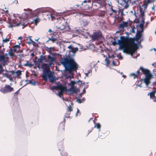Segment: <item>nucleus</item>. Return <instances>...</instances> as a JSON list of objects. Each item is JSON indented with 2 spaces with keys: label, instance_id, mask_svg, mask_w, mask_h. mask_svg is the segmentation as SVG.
<instances>
[{
  "label": "nucleus",
  "instance_id": "nucleus-15",
  "mask_svg": "<svg viewBox=\"0 0 156 156\" xmlns=\"http://www.w3.org/2000/svg\"><path fill=\"white\" fill-rule=\"evenodd\" d=\"M11 73L15 77H17L19 78H20V76L21 74V72L20 71L18 70L15 72L13 71H12Z\"/></svg>",
  "mask_w": 156,
  "mask_h": 156
},
{
  "label": "nucleus",
  "instance_id": "nucleus-62",
  "mask_svg": "<svg viewBox=\"0 0 156 156\" xmlns=\"http://www.w3.org/2000/svg\"><path fill=\"white\" fill-rule=\"evenodd\" d=\"M152 9L153 10H154V6H153V7H152Z\"/></svg>",
  "mask_w": 156,
  "mask_h": 156
},
{
  "label": "nucleus",
  "instance_id": "nucleus-29",
  "mask_svg": "<svg viewBox=\"0 0 156 156\" xmlns=\"http://www.w3.org/2000/svg\"><path fill=\"white\" fill-rule=\"evenodd\" d=\"M24 82V80H22V81H21L20 82V85H23V86L21 88L23 87L24 86H25V85H26V84L27 83H25V84H23V83H22L23 82ZM21 89V88H20Z\"/></svg>",
  "mask_w": 156,
  "mask_h": 156
},
{
  "label": "nucleus",
  "instance_id": "nucleus-63",
  "mask_svg": "<svg viewBox=\"0 0 156 156\" xmlns=\"http://www.w3.org/2000/svg\"><path fill=\"white\" fill-rule=\"evenodd\" d=\"M45 59V57H43V58H41V59L42 60L44 59Z\"/></svg>",
  "mask_w": 156,
  "mask_h": 156
},
{
  "label": "nucleus",
  "instance_id": "nucleus-55",
  "mask_svg": "<svg viewBox=\"0 0 156 156\" xmlns=\"http://www.w3.org/2000/svg\"><path fill=\"white\" fill-rule=\"evenodd\" d=\"M131 31V32H132L133 33H135V31L134 29H132Z\"/></svg>",
  "mask_w": 156,
  "mask_h": 156
},
{
  "label": "nucleus",
  "instance_id": "nucleus-30",
  "mask_svg": "<svg viewBox=\"0 0 156 156\" xmlns=\"http://www.w3.org/2000/svg\"><path fill=\"white\" fill-rule=\"evenodd\" d=\"M73 49L74 50H73L74 51H71L73 53H75V52H76V51H78V48H73Z\"/></svg>",
  "mask_w": 156,
  "mask_h": 156
},
{
  "label": "nucleus",
  "instance_id": "nucleus-6",
  "mask_svg": "<svg viewBox=\"0 0 156 156\" xmlns=\"http://www.w3.org/2000/svg\"><path fill=\"white\" fill-rule=\"evenodd\" d=\"M49 65L46 63H43L42 65V68L43 69V76L42 77L43 79H46V75L49 72H51L50 71Z\"/></svg>",
  "mask_w": 156,
  "mask_h": 156
},
{
  "label": "nucleus",
  "instance_id": "nucleus-28",
  "mask_svg": "<svg viewBox=\"0 0 156 156\" xmlns=\"http://www.w3.org/2000/svg\"><path fill=\"white\" fill-rule=\"evenodd\" d=\"M101 125L99 123H97L95 126V127H96L98 129H100L101 128Z\"/></svg>",
  "mask_w": 156,
  "mask_h": 156
},
{
  "label": "nucleus",
  "instance_id": "nucleus-40",
  "mask_svg": "<svg viewBox=\"0 0 156 156\" xmlns=\"http://www.w3.org/2000/svg\"><path fill=\"white\" fill-rule=\"evenodd\" d=\"M129 5L128 4L126 3L125 6H124V8L125 9L128 8L129 7Z\"/></svg>",
  "mask_w": 156,
  "mask_h": 156
},
{
  "label": "nucleus",
  "instance_id": "nucleus-60",
  "mask_svg": "<svg viewBox=\"0 0 156 156\" xmlns=\"http://www.w3.org/2000/svg\"><path fill=\"white\" fill-rule=\"evenodd\" d=\"M122 77H123L124 78H125L126 77V76L125 75H122Z\"/></svg>",
  "mask_w": 156,
  "mask_h": 156
},
{
  "label": "nucleus",
  "instance_id": "nucleus-32",
  "mask_svg": "<svg viewBox=\"0 0 156 156\" xmlns=\"http://www.w3.org/2000/svg\"><path fill=\"white\" fill-rule=\"evenodd\" d=\"M8 54V55L9 54L10 56H12L13 55V53L12 51V50L10 49V51L8 53H7Z\"/></svg>",
  "mask_w": 156,
  "mask_h": 156
},
{
  "label": "nucleus",
  "instance_id": "nucleus-57",
  "mask_svg": "<svg viewBox=\"0 0 156 156\" xmlns=\"http://www.w3.org/2000/svg\"><path fill=\"white\" fill-rule=\"evenodd\" d=\"M125 2H127L129 0H123Z\"/></svg>",
  "mask_w": 156,
  "mask_h": 156
},
{
  "label": "nucleus",
  "instance_id": "nucleus-16",
  "mask_svg": "<svg viewBox=\"0 0 156 156\" xmlns=\"http://www.w3.org/2000/svg\"><path fill=\"white\" fill-rule=\"evenodd\" d=\"M80 22L81 25L82 26H86L88 24V22L85 19H83L80 20Z\"/></svg>",
  "mask_w": 156,
  "mask_h": 156
},
{
  "label": "nucleus",
  "instance_id": "nucleus-25",
  "mask_svg": "<svg viewBox=\"0 0 156 156\" xmlns=\"http://www.w3.org/2000/svg\"><path fill=\"white\" fill-rule=\"evenodd\" d=\"M105 60L106 62L105 65L107 66H108L109 65V61L107 57L105 58Z\"/></svg>",
  "mask_w": 156,
  "mask_h": 156
},
{
  "label": "nucleus",
  "instance_id": "nucleus-11",
  "mask_svg": "<svg viewBox=\"0 0 156 156\" xmlns=\"http://www.w3.org/2000/svg\"><path fill=\"white\" fill-rule=\"evenodd\" d=\"M46 77V79H43L46 81H47L48 78L49 79L50 82L51 83H53L55 80L54 76V73L52 72L47 74Z\"/></svg>",
  "mask_w": 156,
  "mask_h": 156
},
{
  "label": "nucleus",
  "instance_id": "nucleus-3",
  "mask_svg": "<svg viewBox=\"0 0 156 156\" xmlns=\"http://www.w3.org/2000/svg\"><path fill=\"white\" fill-rule=\"evenodd\" d=\"M61 63L65 67V70L70 73L76 70L78 67V65L73 58H65L61 60Z\"/></svg>",
  "mask_w": 156,
  "mask_h": 156
},
{
  "label": "nucleus",
  "instance_id": "nucleus-43",
  "mask_svg": "<svg viewBox=\"0 0 156 156\" xmlns=\"http://www.w3.org/2000/svg\"><path fill=\"white\" fill-rule=\"evenodd\" d=\"M77 101L79 103H80L81 102V100L80 99H78L77 100Z\"/></svg>",
  "mask_w": 156,
  "mask_h": 156
},
{
  "label": "nucleus",
  "instance_id": "nucleus-33",
  "mask_svg": "<svg viewBox=\"0 0 156 156\" xmlns=\"http://www.w3.org/2000/svg\"><path fill=\"white\" fill-rule=\"evenodd\" d=\"M8 26L9 28H12L13 26H14V24L12 23H12L9 24Z\"/></svg>",
  "mask_w": 156,
  "mask_h": 156
},
{
  "label": "nucleus",
  "instance_id": "nucleus-21",
  "mask_svg": "<svg viewBox=\"0 0 156 156\" xmlns=\"http://www.w3.org/2000/svg\"><path fill=\"white\" fill-rule=\"evenodd\" d=\"M40 19L38 17H37L34 19L32 22V23H35V25L37 26V23L40 21Z\"/></svg>",
  "mask_w": 156,
  "mask_h": 156
},
{
  "label": "nucleus",
  "instance_id": "nucleus-37",
  "mask_svg": "<svg viewBox=\"0 0 156 156\" xmlns=\"http://www.w3.org/2000/svg\"><path fill=\"white\" fill-rule=\"evenodd\" d=\"M57 27V29H60L61 30H63L66 28L64 26H63L62 27Z\"/></svg>",
  "mask_w": 156,
  "mask_h": 156
},
{
  "label": "nucleus",
  "instance_id": "nucleus-10",
  "mask_svg": "<svg viewBox=\"0 0 156 156\" xmlns=\"http://www.w3.org/2000/svg\"><path fill=\"white\" fill-rule=\"evenodd\" d=\"M102 36L101 33L100 32H94L91 36L92 39L93 41L98 40Z\"/></svg>",
  "mask_w": 156,
  "mask_h": 156
},
{
  "label": "nucleus",
  "instance_id": "nucleus-50",
  "mask_svg": "<svg viewBox=\"0 0 156 156\" xmlns=\"http://www.w3.org/2000/svg\"><path fill=\"white\" fill-rule=\"evenodd\" d=\"M152 65L156 66V62H154L152 64Z\"/></svg>",
  "mask_w": 156,
  "mask_h": 156
},
{
  "label": "nucleus",
  "instance_id": "nucleus-24",
  "mask_svg": "<svg viewBox=\"0 0 156 156\" xmlns=\"http://www.w3.org/2000/svg\"><path fill=\"white\" fill-rule=\"evenodd\" d=\"M73 33L79 34L80 33V30L79 29H76V28H75L73 30Z\"/></svg>",
  "mask_w": 156,
  "mask_h": 156
},
{
  "label": "nucleus",
  "instance_id": "nucleus-17",
  "mask_svg": "<svg viewBox=\"0 0 156 156\" xmlns=\"http://www.w3.org/2000/svg\"><path fill=\"white\" fill-rule=\"evenodd\" d=\"M143 31H137V33L136 35V39L137 40H138L140 39L142 35V32Z\"/></svg>",
  "mask_w": 156,
  "mask_h": 156
},
{
  "label": "nucleus",
  "instance_id": "nucleus-52",
  "mask_svg": "<svg viewBox=\"0 0 156 156\" xmlns=\"http://www.w3.org/2000/svg\"><path fill=\"white\" fill-rule=\"evenodd\" d=\"M67 27H68V29H67L66 30L68 31H69V30L70 29V27L69 26H68Z\"/></svg>",
  "mask_w": 156,
  "mask_h": 156
},
{
  "label": "nucleus",
  "instance_id": "nucleus-4",
  "mask_svg": "<svg viewBox=\"0 0 156 156\" xmlns=\"http://www.w3.org/2000/svg\"><path fill=\"white\" fill-rule=\"evenodd\" d=\"M140 69L144 74V78L141 80V82L144 83L147 87H149V85L151 83V81L153 78V75L151 72L148 70L141 67Z\"/></svg>",
  "mask_w": 156,
  "mask_h": 156
},
{
  "label": "nucleus",
  "instance_id": "nucleus-59",
  "mask_svg": "<svg viewBox=\"0 0 156 156\" xmlns=\"http://www.w3.org/2000/svg\"><path fill=\"white\" fill-rule=\"evenodd\" d=\"M138 86H139V87H142L141 84H139V85H138Z\"/></svg>",
  "mask_w": 156,
  "mask_h": 156
},
{
  "label": "nucleus",
  "instance_id": "nucleus-26",
  "mask_svg": "<svg viewBox=\"0 0 156 156\" xmlns=\"http://www.w3.org/2000/svg\"><path fill=\"white\" fill-rule=\"evenodd\" d=\"M68 48L69 49V51L70 52L74 51L73 48V47L72 45H69V46H68Z\"/></svg>",
  "mask_w": 156,
  "mask_h": 156
},
{
  "label": "nucleus",
  "instance_id": "nucleus-61",
  "mask_svg": "<svg viewBox=\"0 0 156 156\" xmlns=\"http://www.w3.org/2000/svg\"><path fill=\"white\" fill-rule=\"evenodd\" d=\"M86 89V88L85 87H84L83 89V91L84 92V93H85L86 91H85V89Z\"/></svg>",
  "mask_w": 156,
  "mask_h": 156
},
{
  "label": "nucleus",
  "instance_id": "nucleus-54",
  "mask_svg": "<svg viewBox=\"0 0 156 156\" xmlns=\"http://www.w3.org/2000/svg\"><path fill=\"white\" fill-rule=\"evenodd\" d=\"M48 32H49V33H51L52 32V30H51L50 29L49 30H48Z\"/></svg>",
  "mask_w": 156,
  "mask_h": 156
},
{
  "label": "nucleus",
  "instance_id": "nucleus-38",
  "mask_svg": "<svg viewBox=\"0 0 156 156\" xmlns=\"http://www.w3.org/2000/svg\"><path fill=\"white\" fill-rule=\"evenodd\" d=\"M25 66H27L29 67H30L32 66V64H31L30 63H28V64H25Z\"/></svg>",
  "mask_w": 156,
  "mask_h": 156
},
{
  "label": "nucleus",
  "instance_id": "nucleus-44",
  "mask_svg": "<svg viewBox=\"0 0 156 156\" xmlns=\"http://www.w3.org/2000/svg\"><path fill=\"white\" fill-rule=\"evenodd\" d=\"M116 62H115L113 61L112 62V65L113 66H116Z\"/></svg>",
  "mask_w": 156,
  "mask_h": 156
},
{
  "label": "nucleus",
  "instance_id": "nucleus-18",
  "mask_svg": "<svg viewBox=\"0 0 156 156\" xmlns=\"http://www.w3.org/2000/svg\"><path fill=\"white\" fill-rule=\"evenodd\" d=\"M128 24V22H123L120 25V28L123 29L127 27Z\"/></svg>",
  "mask_w": 156,
  "mask_h": 156
},
{
  "label": "nucleus",
  "instance_id": "nucleus-53",
  "mask_svg": "<svg viewBox=\"0 0 156 156\" xmlns=\"http://www.w3.org/2000/svg\"><path fill=\"white\" fill-rule=\"evenodd\" d=\"M82 81H81L80 80H78V81H77V82H78V83H82Z\"/></svg>",
  "mask_w": 156,
  "mask_h": 156
},
{
  "label": "nucleus",
  "instance_id": "nucleus-45",
  "mask_svg": "<svg viewBox=\"0 0 156 156\" xmlns=\"http://www.w3.org/2000/svg\"><path fill=\"white\" fill-rule=\"evenodd\" d=\"M153 99V101L154 102H156V97H154Z\"/></svg>",
  "mask_w": 156,
  "mask_h": 156
},
{
  "label": "nucleus",
  "instance_id": "nucleus-7",
  "mask_svg": "<svg viewBox=\"0 0 156 156\" xmlns=\"http://www.w3.org/2000/svg\"><path fill=\"white\" fill-rule=\"evenodd\" d=\"M9 58L7 53H3L0 52V62L2 63L4 66L7 64V62L8 61Z\"/></svg>",
  "mask_w": 156,
  "mask_h": 156
},
{
  "label": "nucleus",
  "instance_id": "nucleus-31",
  "mask_svg": "<svg viewBox=\"0 0 156 156\" xmlns=\"http://www.w3.org/2000/svg\"><path fill=\"white\" fill-rule=\"evenodd\" d=\"M119 12L121 13V15L124 16V15L123 13V10L122 9H119Z\"/></svg>",
  "mask_w": 156,
  "mask_h": 156
},
{
  "label": "nucleus",
  "instance_id": "nucleus-34",
  "mask_svg": "<svg viewBox=\"0 0 156 156\" xmlns=\"http://www.w3.org/2000/svg\"><path fill=\"white\" fill-rule=\"evenodd\" d=\"M144 24H143V23H141L140 25H139V27H140L141 29V30H142V31H143V25H144Z\"/></svg>",
  "mask_w": 156,
  "mask_h": 156
},
{
  "label": "nucleus",
  "instance_id": "nucleus-14",
  "mask_svg": "<svg viewBox=\"0 0 156 156\" xmlns=\"http://www.w3.org/2000/svg\"><path fill=\"white\" fill-rule=\"evenodd\" d=\"M148 5V3L145 2L144 4L142 5V6L140 7V10L142 16H143L144 15V10H145Z\"/></svg>",
  "mask_w": 156,
  "mask_h": 156
},
{
  "label": "nucleus",
  "instance_id": "nucleus-9",
  "mask_svg": "<svg viewBox=\"0 0 156 156\" xmlns=\"http://www.w3.org/2000/svg\"><path fill=\"white\" fill-rule=\"evenodd\" d=\"M56 54V53H55L54 54H52L48 55V59L47 60V59H45V62H46L48 61L49 63V66H51L52 65V63L55 61L56 58L55 55Z\"/></svg>",
  "mask_w": 156,
  "mask_h": 156
},
{
  "label": "nucleus",
  "instance_id": "nucleus-23",
  "mask_svg": "<svg viewBox=\"0 0 156 156\" xmlns=\"http://www.w3.org/2000/svg\"><path fill=\"white\" fill-rule=\"evenodd\" d=\"M28 38H29V41H27V42L29 44H32L33 45H34L35 43V42L34 41H33L31 39V37L29 36L28 37Z\"/></svg>",
  "mask_w": 156,
  "mask_h": 156
},
{
  "label": "nucleus",
  "instance_id": "nucleus-8",
  "mask_svg": "<svg viewBox=\"0 0 156 156\" xmlns=\"http://www.w3.org/2000/svg\"><path fill=\"white\" fill-rule=\"evenodd\" d=\"M11 83H10V85H6L4 87H2L0 89V91L3 94H5L13 91V88L11 86Z\"/></svg>",
  "mask_w": 156,
  "mask_h": 156
},
{
  "label": "nucleus",
  "instance_id": "nucleus-41",
  "mask_svg": "<svg viewBox=\"0 0 156 156\" xmlns=\"http://www.w3.org/2000/svg\"><path fill=\"white\" fill-rule=\"evenodd\" d=\"M50 17L51 19L52 20H53L55 18V16H52V15H50Z\"/></svg>",
  "mask_w": 156,
  "mask_h": 156
},
{
  "label": "nucleus",
  "instance_id": "nucleus-20",
  "mask_svg": "<svg viewBox=\"0 0 156 156\" xmlns=\"http://www.w3.org/2000/svg\"><path fill=\"white\" fill-rule=\"evenodd\" d=\"M140 71L138 70L136 73H130V76L131 77H133V78L135 79L136 77L139 74Z\"/></svg>",
  "mask_w": 156,
  "mask_h": 156
},
{
  "label": "nucleus",
  "instance_id": "nucleus-2",
  "mask_svg": "<svg viewBox=\"0 0 156 156\" xmlns=\"http://www.w3.org/2000/svg\"><path fill=\"white\" fill-rule=\"evenodd\" d=\"M76 83V82L75 81H71L69 84V85L71 86V87L68 89L66 87L61 85L52 86L50 87V89L58 96L64 101L65 99L62 97V96L65 91H69L70 94L76 93L79 91V89L75 86Z\"/></svg>",
  "mask_w": 156,
  "mask_h": 156
},
{
  "label": "nucleus",
  "instance_id": "nucleus-58",
  "mask_svg": "<svg viewBox=\"0 0 156 156\" xmlns=\"http://www.w3.org/2000/svg\"><path fill=\"white\" fill-rule=\"evenodd\" d=\"M119 58L120 59H122V58L121 56H120L119 57Z\"/></svg>",
  "mask_w": 156,
  "mask_h": 156
},
{
  "label": "nucleus",
  "instance_id": "nucleus-46",
  "mask_svg": "<svg viewBox=\"0 0 156 156\" xmlns=\"http://www.w3.org/2000/svg\"><path fill=\"white\" fill-rule=\"evenodd\" d=\"M97 1H100L101 2H104L105 0H95Z\"/></svg>",
  "mask_w": 156,
  "mask_h": 156
},
{
  "label": "nucleus",
  "instance_id": "nucleus-47",
  "mask_svg": "<svg viewBox=\"0 0 156 156\" xmlns=\"http://www.w3.org/2000/svg\"><path fill=\"white\" fill-rule=\"evenodd\" d=\"M20 44H19L18 45H16L15 46V47H16V48H18L20 45Z\"/></svg>",
  "mask_w": 156,
  "mask_h": 156
},
{
  "label": "nucleus",
  "instance_id": "nucleus-39",
  "mask_svg": "<svg viewBox=\"0 0 156 156\" xmlns=\"http://www.w3.org/2000/svg\"><path fill=\"white\" fill-rule=\"evenodd\" d=\"M152 1V0H147V1L145 2L148 3V4H150V2Z\"/></svg>",
  "mask_w": 156,
  "mask_h": 156
},
{
  "label": "nucleus",
  "instance_id": "nucleus-64",
  "mask_svg": "<svg viewBox=\"0 0 156 156\" xmlns=\"http://www.w3.org/2000/svg\"><path fill=\"white\" fill-rule=\"evenodd\" d=\"M81 84L82 85H83V84H85V83L84 82H83V83H82H82H81Z\"/></svg>",
  "mask_w": 156,
  "mask_h": 156
},
{
  "label": "nucleus",
  "instance_id": "nucleus-36",
  "mask_svg": "<svg viewBox=\"0 0 156 156\" xmlns=\"http://www.w3.org/2000/svg\"><path fill=\"white\" fill-rule=\"evenodd\" d=\"M3 71H4V70L2 69V66L1 65H0V74H1Z\"/></svg>",
  "mask_w": 156,
  "mask_h": 156
},
{
  "label": "nucleus",
  "instance_id": "nucleus-51",
  "mask_svg": "<svg viewBox=\"0 0 156 156\" xmlns=\"http://www.w3.org/2000/svg\"><path fill=\"white\" fill-rule=\"evenodd\" d=\"M89 73V72L87 73H85V75L86 76V77H87L88 76Z\"/></svg>",
  "mask_w": 156,
  "mask_h": 156
},
{
  "label": "nucleus",
  "instance_id": "nucleus-1",
  "mask_svg": "<svg viewBox=\"0 0 156 156\" xmlns=\"http://www.w3.org/2000/svg\"><path fill=\"white\" fill-rule=\"evenodd\" d=\"M112 42L113 45H119V49H122L124 53L130 54L131 56L137 48L136 45L133 40L124 36L120 37V39L118 40L117 41L115 39H114Z\"/></svg>",
  "mask_w": 156,
  "mask_h": 156
},
{
  "label": "nucleus",
  "instance_id": "nucleus-12",
  "mask_svg": "<svg viewBox=\"0 0 156 156\" xmlns=\"http://www.w3.org/2000/svg\"><path fill=\"white\" fill-rule=\"evenodd\" d=\"M24 10L25 12L23 14V16H24L25 18H27L30 15L33 14V11L31 9H24Z\"/></svg>",
  "mask_w": 156,
  "mask_h": 156
},
{
  "label": "nucleus",
  "instance_id": "nucleus-49",
  "mask_svg": "<svg viewBox=\"0 0 156 156\" xmlns=\"http://www.w3.org/2000/svg\"><path fill=\"white\" fill-rule=\"evenodd\" d=\"M66 77L67 78H69L70 79H71V76H66Z\"/></svg>",
  "mask_w": 156,
  "mask_h": 156
},
{
  "label": "nucleus",
  "instance_id": "nucleus-19",
  "mask_svg": "<svg viewBox=\"0 0 156 156\" xmlns=\"http://www.w3.org/2000/svg\"><path fill=\"white\" fill-rule=\"evenodd\" d=\"M72 111L73 109L72 107L70 105L68 106L67 108V113L66 114L65 116L66 117H68V116L67 115H69V114H70V112Z\"/></svg>",
  "mask_w": 156,
  "mask_h": 156
},
{
  "label": "nucleus",
  "instance_id": "nucleus-48",
  "mask_svg": "<svg viewBox=\"0 0 156 156\" xmlns=\"http://www.w3.org/2000/svg\"><path fill=\"white\" fill-rule=\"evenodd\" d=\"M79 110L77 108V112H76V116H77V114L79 113Z\"/></svg>",
  "mask_w": 156,
  "mask_h": 156
},
{
  "label": "nucleus",
  "instance_id": "nucleus-27",
  "mask_svg": "<svg viewBox=\"0 0 156 156\" xmlns=\"http://www.w3.org/2000/svg\"><path fill=\"white\" fill-rule=\"evenodd\" d=\"M56 40V39L55 38L53 37H51V38L49 39L48 41H52L53 42L55 41Z\"/></svg>",
  "mask_w": 156,
  "mask_h": 156
},
{
  "label": "nucleus",
  "instance_id": "nucleus-13",
  "mask_svg": "<svg viewBox=\"0 0 156 156\" xmlns=\"http://www.w3.org/2000/svg\"><path fill=\"white\" fill-rule=\"evenodd\" d=\"M4 71L5 73H3V76L8 78L10 81H12V78L11 77V75L10 73V72H8L7 70H5Z\"/></svg>",
  "mask_w": 156,
  "mask_h": 156
},
{
  "label": "nucleus",
  "instance_id": "nucleus-22",
  "mask_svg": "<svg viewBox=\"0 0 156 156\" xmlns=\"http://www.w3.org/2000/svg\"><path fill=\"white\" fill-rule=\"evenodd\" d=\"M156 91H153L152 92L149 93L147 95L149 96L151 98H153L155 97V94L156 93Z\"/></svg>",
  "mask_w": 156,
  "mask_h": 156
},
{
  "label": "nucleus",
  "instance_id": "nucleus-42",
  "mask_svg": "<svg viewBox=\"0 0 156 156\" xmlns=\"http://www.w3.org/2000/svg\"><path fill=\"white\" fill-rule=\"evenodd\" d=\"M30 83L34 85H36V82H30Z\"/></svg>",
  "mask_w": 156,
  "mask_h": 156
},
{
  "label": "nucleus",
  "instance_id": "nucleus-35",
  "mask_svg": "<svg viewBox=\"0 0 156 156\" xmlns=\"http://www.w3.org/2000/svg\"><path fill=\"white\" fill-rule=\"evenodd\" d=\"M3 41L5 43H7L9 41V39L5 38L3 40Z\"/></svg>",
  "mask_w": 156,
  "mask_h": 156
},
{
  "label": "nucleus",
  "instance_id": "nucleus-56",
  "mask_svg": "<svg viewBox=\"0 0 156 156\" xmlns=\"http://www.w3.org/2000/svg\"><path fill=\"white\" fill-rule=\"evenodd\" d=\"M144 20H143L142 21V23H143V24H144Z\"/></svg>",
  "mask_w": 156,
  "mask_h": 156
},
{
  "label": "nucleus",
  "instance_id": "nucleus-5",
  "mask_svg": "<svg viewBox=\"0 0 156 156\" xmlns=\"http://www.w3.org/2000/svg\"><path fill=\"white\" fill-rule=\"evenodd\" d=\"M27 20L24 19L19 16L12 20V23L14 24V26H18L20 25H22L24 26L26 25L25 24L27 22Z\"/></svg>",
  "mask_w": 156,
  "mask_h": 156
}]
</instances>
